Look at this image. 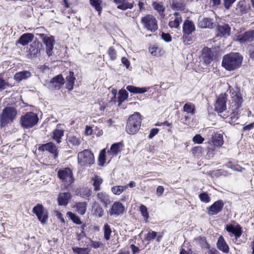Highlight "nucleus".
<instances>
[{
  "label": "nucleus",
  "instance_id": "obj_1",
  "mask_svg": "<svg viewBox=\"0 0 254 254\" xmlns=\"http://www.w3.org/2000/svg\"><path fill=\"white\" fill-rule=\"evenodd\" d=\"M243 57L238 53H231L223 57L222 66L227 70H234L240 67Z\"/></svg>",
  "mask_w": 254,
  "mask_h": 254
},
{
  "label": "nucleus",
  "instance_id": "obj_2",
  "mask_svg": "<svg viewBox=\"0 0 254 254\" xmlns=\"http://www.w3.org/2000/svg\"><path fill=\"white\" fill-rule=\"evenodd\" d=\"M17 115V111L14 107H4L0 114V127L2 128L8 124L12 123L16 119Z\"/></svg>",
  "mask_w": 254,
  "mask_h": 254
},
{
  "label": "nucleus",
  "instance_id": "obj_3",
  "mask_svg": "<svg viewBox=\"0 0 254 254\" xmlns=\"http://www.w3.org/2000/svg\"><path fill=\"white\" fill-rule=\"evenodd\" d=\"M141 119L139 113H135L128 119L126 127V132L129 134H134L140 128Z\"/></svg>",
  "mask_w": 254,
  "mask_h": 254
},
{
  "label": "nucleus",
  "instance_id": "obj_4",
  "mask_svg": "<svg viewBox=\"0 0 254 254\" xmlns=\"http://www.w3.org/2000/svg\"><path fill=\"white\" fill-rule=\"evenodd\" d=\"M209 133L212 134L211 142L207 143V154L209 157H212L214 154L215 146H220L223 144V135L222 133L215 132L214 129L209 130Z\"/></svg>",
  "mask_w": 254,
  "mask_h": 254
},
{
  "label": "nucleus",
  "instance_id": "obj_5",
  "mask_svg": "<svg viewBox=\"0 0 254 254\" xmlns=\"http://www.w3.org/2000/svg\"><path fill=\"white\" fill-rule=\"evenodd\" d=\"M39 122V118L37 114L32 112H27L21 116L20 123L21 127L29 129L35 126Z\"/></svg>",
  "mask_w": 254,
  "mask_h": 254
},
{
  "label": "nucleus",
  "instance_id": "obj_6",
  "mask_svg": "<svg viewBox=\"0 0 254 254\" xmlns=\"http://www.w3.org/2000/svg\"><path fill=\"white\" fill-rule=\"evenodd\" d=\"M78 163L82 166H90L94 163V156L90 150L85 149L78 153Z\"/></svg>",
  "mask_w": 254,
  "mask_h": 254
},
{
  "label": "nucleus",
  "instance_id": "obj_7",
  "mask_svg": "<svg viewBox=\"0 0 254 254\" xmlns=\"http://www.w3.org/2000/svg\"><path fill=\"white\" fill-rule=\"evenodd\" d=\"M58 176L66 187L70 186L74 181L72 171L69 168L59 170L58 172Z\"/></svg>",
  "mask_w": 254,
  "mask_h": 254
},
{
  "label": "nucleus",
  "instance_id": "obj_8",
  "mask_svg": "<svg viewBox=\"0 0 254 254\" xmlns=\"http://www.w3.org/2000/svg\"><path fill=\"white\" fill-rule=\"evenodd\" d=\"M141 23L144 28L151 32H154L158 29L157 20L152 15L149 14L142 17Z\"/></svg>",
  "mask_w": 254,
  "mask_h": 254
},
{
  "label": "nucleus",
  "instance_id": "obj_9",
  "mask_svg": "<svg viewBox=\"0 0 254 254\" xmlns=\"http://www.w3.org/2000/svg\"><path fill=\"white\" fill-rule=\"evenodd\" d=\"M32 212L37 217L43 224L47 223L48 219V212L41 204H37L32 209Z\"/></svg>",
  "mask_w": 254,
  "mask_h": 254
},
{
  "label": "nucleus",
  "instance_id": "obj_10",
  "mask_svg": "<svg viewBox=\"0 0 254 254\" xmlns=\"http://www.w3.org/2000/svg\"><path fill=\"white\" fill-rule=\"evenodd\" d=\"M195 26L193 23L189 20H186L183 24V31L184 33L182 37L183 42L185 45H189V41H190L188 38V36L195 30Z\"/></svg>",
  "mask_w": 254,
  "mask_h": 254
},
{
  "label": "nucleus",
  "instance_id": "obj_11",
  "mask_svg": "<svg viewBox=\"0 0 254 254\" xmlns=\"http://www.w3.org/2000/svg\"><path fill=\"white\" fill-rule=\"evenodd\" d=\"M38 35V34H37ZM38 35L43 40L46 46V53L49 57L52 56L55 42L53 36L47 37L44 34H39Z\"/></svg>",
  "mask_w": 254,
  "mask_h": 254
},
{
  "label": "nucleus",
  "instance_id": "obj_12",
  "mask_svg": "<svg viewBox=\"0 0 254 254\" xmlns=\"http://www.w3.org/2000/svg\"><path fill=\"white\" fill-rule=\"evenodd\" d=\"M125 207L123 204L119 201H115L112 205L108 214L110 216H118L124 214Z\"/></svg>",
  "mask_w": 254,
  "mask_h": 254
},
{
  "label": "nucleus",
  "instance_id": "obj_13",
  "mask_svg": "<svg viewBox=\"0 0 254 254\" xmlns=\"http://www.w3.org/2000/svg\"><path fill=\"white\" fill-rule=\"evenodd\" d=\"M225 229L230 233V236H232V235L235 236V243L236 242L242 234V227L239 224L236 225L228 224L226 226Z\"/></svg>",
  "mask_w": 254,
  "mask_h": 254
},
{
  "label": "nucleus",
  "instance_id": "obj_14",
  "mask_svg": "<svg viewBox=\"0 0 254 254\" xmlns=\"http://www.w3.org/2000/svg\"><path fill=\"white\" fill-rule=\"evenodd\" d=\"M65 81L62 74L53 77L50 81L49 86L53 90H59L64 84Z\"/></svg>",
  "mask_w": 254,
  "mask_h": 254
},
{
  "label": "nucleus",
  "instance_id": "obj_15",
  "mask_svg": "<svg viewBox=\"0 0 254 254\" xmlns=\"http://www.w3.org/2000/svg\"><path fill=\"white\" fill-rule=\"evenodd\" d=\"M42 44L39 41H35L31 44L28 51L30 57L31 58L37 57L38 54L42 49Z\"/></svg>",
  "mask_w": 254,
  "mask_h": 254
},
{
  "label": "nucleus",
  "instance_id": "obj_16",
  "mask_svg": "<svg viewBox=\"0 0 254 254\" xmlns=\"http://www.w3.org/2000/svg\"><path fill=\"white\" fill-rule=\"evenodd\" d=\"M254 40V30H250L239 35L237 39L240 43L250 42Z\"/></svg>",
  "mask_w": 254,
  "mask_h": 254
},
{
  "label": "nucleus",
  "instance_id": "obj_17",
  "mask_svg": "<svg viewBox=\"0 0 254 254\" xmlns=\"http://www.w3.org/2000/svg\"><path fill=\"white\" fill-rule=\"evenodd\" d=\"M226 98L225 95H220L215 104V110L218 112L221 113L226 109Z\"/></svg>",
  "mask_w": 254,
  "mask_h": 254
},
{
  "label": "nucleus",
  "instance_id": "obj_18",
  "mask_svg": "<svg viewBox=\"0 0 254 254\" xmlns=\"http://www.w3.org/2000/svg\"><path fill=\"white\" fill-rule=\"evenodd\" d=\"M222 200H219L215 202L208 209V214L211 215H216L220 212L223 207Z\"/></svg>",
  "mask_w": 254,
  "mask_h": 254
},
{
  "label": "nucleus",
  "instance_id": "obj_19",
  "mask_svg": "<svg viewBox=\"0 0 254 254\" xmlns=\"http://www.w3.org/2000/svg\"><path fill=\"white\" fill-rule=\"evenodd\" d=\"M71 197L69 192H60L58 197V204L61 206H66L68 204Z\"/></svg>",
  "mask_w": 254,
  "mask_h": 254
},
{
  "label": "nucleus",
  "instance_id": "obj_20",
  "mask_svg": "<svg viewBox=\"0 0 254 254\" xmlns=\"http://www.w3.org/2000/svg\"><path fill=\"white\" fill-rule=\"evenodd\" d=\"M216 246L218 250L224 253L228 254L229 252V247L222 236L218 238Z\"/></svg>",
  "mask_w": 254,
  "mask_h": 254
},
{
  "label": "nucleus",
  "instance_id": "obj_21",
  "mask_svg": "<svg viewBox=\"0 0 254 254\" xmlns=\"http://www.w3.org/2000/svg\"><path fill=\"white\" fill-rule=\"evenodd\" d=\"M34 37V34L32 33H24L20 37L16 43L22 46H26L33 41Z\"/></svg>",
  "mask_w": 254,
  "mask_h": 254
},
{
  "label": "nucleus",
  "instance_id": "obj_22",
  "mask_svg": "<svg viewBox=\"0 0 254 254\" xmlns=\"http://www.w3.org/2000/svg\"><path fill=\"white\" fill-rule=\"evenodd\" d=\"M96 197L97 199L104 205L105 208H107L111 202L110 196L105 192L97 193Z\"/></svg>",
  "mask_w": 254,
  "mask_h": 254
},
{
  "label": "nucleus",
  "instance_id": "obj_23",
  "mask_svg": "<svg viewBox=\"0 0 254 254\" xmlns=\"http://www.w3.org/2000/svg\"><path fill=\"white\" fill-rule=\"evenodd\" d=\"M217 36L227 37L230 35L231 28L228 24L218 26L217 28Z\"/></svg>",
  "mask_w": 254,
  "mask_h": 254
},
{
  "label": "nucleus",
  "instance_id": "obj_24",
  "mask_svg": "<svg viewBox=\"0 0 254 254\" xmlns=\"http://www.w3.org/2000/svg\"><path fill=\"white\" fill-rule=\"evenodd\" d=\"M45 150L48 151L54 155V158H56L58 156V151L56 145L52 142H48L43 144V147Z\"/></svg>",
  "mask_w": 254,
  "mask_h": 254
},
{
  "label": "nucleus",
  "instance_id": "obj_25",
  "mask_svg": "<svg viewBox=\"0 0 254 254\" xmlns=\"http://www.w3.org/2000/svg\"><path fill=\"white\" fill-rule=\"evenodd\" d=\"M60 125H58L57 128L54 130L53 133V138L57 143L61 142V138L64 136V130L59 128Z\"/></svg>",
  "mask_w": 254,
  "mask_h": 254
},
{
  "label": "nucleus",
  "instance_id": "obj_26",
  "mask_svg": "<svg viewBox=\"0 0 254 254\" xmlns=\"http://www.w3.org/2000/svg\"><path fill=\"white\" fill-rule=\"evenodd\" d=\"M31 76V73L29 71L23 70L19 72L16 73L14 76V78L18 82L22 80L26 79Z\"/></svg>",
  "mask_w": 254,
  "mask_h": 254
},
{
  "label": "nucleus",
  "instance_id": "obj_27",
  "mask_svg": "<svg viewBox=\"0 0 254 254\" xmlns=\"http://www.w3.org/2000/svg\"><path fill=\"white\" fill-rule=\"evenodd\" d=\"M66 88L69 90H72L74 87L75 78L74 76V73L72 71H70L69 75L66 77Z\"/></svg>",
  "mask_w": 254,
  "mask_h": 254
},
{
  "label": "nucleus",
  "instance_id": "obj_28",
  "mask_svg": "<svg viewBox=\"0 0 254 254\" xmlns=\"http://www.w3.org/2000/svg\"><path fill=\"white\" fill-rule=\"evenodd\" d=\"M91 181L93 182L92 185L94 187V190L95 191H99L101 190L100 185L103 183V180L100 177L95 175L91 179Z\"/></svg>",
  "mask_w": 254,
  "mask_h": 254
},
{
  "label": "nucleus",
  "instance_id": "obj_29",
  "mask_svg": "<svg viewBox=\"0 0 254 254\" xmlns=\"http://www.w3.org/2000/svg\"><path fill=\"white\" fill-rule=\"evenodd\" d=\"M92 209L94 211V214L99 218L102 217L104 214L103 208L97 202H94L93 204Z\"/></svg>",
  "mask_w": 254,
  "mask_h": 254
},
{
  "label": "nucleus",
  "instance_id": "obj_30",
  "mask_svg": "<svg viewBox=\"0 0 254 254\" xmlns=\"http://www.w3.org/2000/svg\"><path fill=\"white\" fill-rule=\"evenodd\" d=\"M126 89L129 92L133 94L144 93L147 91L145 87H137L132 85L127 86Z\"/></svg>",
  "mask_w": 254,
  "mask_h": 254
},
{
  "label": "nucleus",
  "instance_id": "obj_31",
  "mask_svg": "<svg viewBox=\"0 0 254 254\" xmlns=\"http://www.w3.org/2000/svg\"><path fill=\"white\" fill-rule=\"evenodd\" d=\"M186 4L183 0H180L177 1H173L171 5V8L176 10H184L185 9Z\"/></svg>",
  "mask_w": 254,
  "mask_h": 254
},
{
  "label": "nucleus",
  "instance_id": "obj_32",
  "mask_svg": "<svg viewBox=\"0 0 254 254\" xmlns=\"http://www.w3.org/2000/svg\"><path fill=\"white\" fill-rule=\"evenodd\" d=\"M87 206V203L86 202H79L75 204L77 211L81 215L85 214Z\"/></svg>",
  "mask_w": 254,
  "mask_h": 254
},
{
  "label": "nucleus",
  "instance_id": "obj_33",
  "mask_svg": "<svg viewBox=\"0 0 254 254\" xmlns=\"http://www.w3.org/2000/svg\"><path fill=\"white\" fill-rule=\"evenodd\" d=\"M67 143L74 146H78L81 144L80 138L76 137L74 135H68L67 137Z\"/></svg>",
  "mask_w": 254,
  "mask_h": 254
},
{
  "label": "nucleus",
  "instance_id": "obj_34",
  "mask_svg": "<svg viewBox=\"0 0 254 254\" xmlns=\"http://www.w3.org/2000/svg\"><path fill=\"white\" fill-rule=\"evenodd\" d=\"M103 230L104 232V238L106 241H108L110 239L112 233V229L108 223L104 225Z\"/></svg>",
  "mask_w": 254,
  "mask_h": 254
},
{
  "label": "nucleus",
  "instance_id": "obj_35",
  "mask_svg": "<svg viewBox=\"0 0 254 254\" xmlns=\"http://www.w3.org/2000/svg\"><path fill=\"white\" fill-rule=\"evenodd\" d=\"M122 145V143H115L112 145L110 148V150L108 151V153L112 154L113 155H117L119 152H120V147Z\"/></svg>",
  "mask_w": 254,
  "mask_h": 254
},
{
  "label": "nucleus",
  "instance_id": "obj_36",
  "mask_svg": "<svg viewBox=\"0 0 254 254\" xmlns=\"http://www.w3.org/2000/svg\"><path fill=\"white\" fill-rule=\"evenodd\" d=\"M128 98V93L126 90L121 89L119 92L118 103L120 106Z\"/></svg>",
  "mask_w": 254,
  "mask_h": 254
},
{
  "label": "nucleus",
  "instance_id": "obj_37",
  "mask_svg": "<svg viewBox=\"0 0 254 254\" xmlns=\"http://www.w3.org/2000/svg\"><path fill=\"white\" fill-rule=\"evenodd\" d=\"M101 3V0H90V4L98 12L99 15H100L102 10Z\"/></svg>",
  "mask_w": 254,
  "mask_h": 254
},
{
  "label": "nucleus",
  "instance_id": "obj_38",
  "mask_svg": "<svg viewBox=\"0 0 254 254\" xmlns=\"http://www.w3.org/2000/svg\"><path fill=\"white\" fill-rule=\"evenodd\" d=\"M197 245L202 249H206V240L205 237L199 236L194 239Z\"/></svg>",
  "mask_w": 254,
  "mask_h": 254
},
{
  "label": "nucleus",
  "instance_id": "obj_39",
  "mask_svg": "<svg viewBox=\"0 0 254 254\" xmlns=\"http://www.w3.org/2000/svg\"><path fill=\"white\" fill-rule=\"evenodd\" d=\"M184 111L187 113L193 115L195 111L194 106L190 103H187L184 106Z\"/></svg>",
  "mask_w": 254,
  "mask_h": 254
},
{
  "label": "nucleus",
  "instance_id": "obj_40",
  "mask_svg": "<svg viewBox=\"0 0 254 254\" xmlns=\"http://www.w3.org/2000/svg\"><path fill=\"white\" fill-rule=\"evenodd\" d=\"M227 167L232 169V170L236 171L242 172L244 168L238 165L236 162L230 161L227 164Z\"/></svg>",
  "mask_w": 254,
  "mask_h": 254
},
{
  "label": "nucleus",
  "instance_id": "obj_41",
  "mask_svg": "<svg viewBox=\"0 0 254 254\" xmlns=\"http://www.w3.org/2000/svg\"><path fill=\"white\" fill-rule=\"evenodd\" d=\"M152 6L154 9L159 12H163L165 10V7L161 2H153Z\"/></svg>",
  "mask_w": 254,
  "mask_h": 254
},
{
  "label": "nucleus",
  "instance_id": "obj_42",
  "mask_svg": "<svg viewBox=\"0 0 254 254\" xmlns=\"http://www.w3.org/2000/svg\"><path fill=\"white\" fill-rule=\"evenodd\" d=\"M139 211L146 222H147L149 218V213L147 207L143 204H141L139 206Z\"/></svg>",
  "mask_w": 254,
  "mask_h": 254
},
{
  "label": "nucleus",
  "instance_id": "obj_43",
  "mask_svg": "<svg viewBox=\"0 0 254 254\" xmlns=\"http://www.w3.org/2000/svg\"><path fill=\"white\" fill-rule=\"evenodd\" d=\"M182 20V18H175L174 20L170 21L169 22V26L171 28H178Z\"/></svg>",
  "mask_w": 254,
  "mask_h": 254
},
{
  "label": "nucleus",
  "instance_id": "obj_44",
  "mask_svg": "<svg viewBox=\"0 0 254 254\" xmlns=\"http://www.w3.org/2000/svg\"><path fill=\"white\" fill-rule=\"evenodd\" d=\"M126 187L121 186H114L112 188V192L116 195H120L126 189Z\"/></svg>",
  "mask_w": 254,
  "mask_h": 254
},
{
  "label": "nucleus",
  "instance_id": "obj_45",
  "mask_svg": "<svg viewBox=\"0 0 254 254\" xmlns=\"http://www.w3.org/2000/svg\"><path fill=\"white\" fill-rule=\"evenodd\" d=\"M106 161V150L105 149L101 150L98 158L99 165L103 166Z\"/></svg>",
  "mask_w": 254,
  "mask_h": 254
},
{
  "label": "nucleus",
  "instance_id": "obj_46",
  "mask_svg": "<svg viewBox=\"0 0 254 254\" xmlns=\"http://www.w3.org/2000/svg\"><path fill=\"white\" fill-rule=\"evenodd\" d=\"M67 215L74 223L76 224H80L81 223V221H80L79 217L76 214L71 212H68L67 213Z\"/></svg>",
  "mask_w": 254,
  "mask_h": 254
},
{
  "label": "nucleus",
  "instance_id": "obj_47",
  "mask_svg": "<svg viewBox=\"0 0 254 254\" xmlns=\"http://www.w3.org/2000/svg\"><path fill=\"white\" fill-rule=\"evenodd\" d=\"M133 2H131V3L124 2V3L119 4L117 6V8L118 9H120L121 10H125L128 8L131 9L133 7Z\"/></svg>",
  "mask_w": 254,
  "mask_h": 254
},
{
  "label": "nucleus",
  "instance_id": "obj_48",
  "mask_svg": "<svg viewBox=\"0 0 254 254\" xmlns=\"http://www.w3.org/2000/svg\"><path fill=\"white\" fill-rule=\"evenodd\" d=\"M108 54L111 61H115L117 59V52L114 47H111L108 50Z\"/></svg>",
  "mask_w": 254,
  "mask_h": 254
},
{
  "label": "nucleus",
  "instance_id": "obj_49",
  "mask_svg": "<svg viewBox=\"0 0 254 254\" xmlns=\"http://www.w3.org/2000/svg\"><path fill=\"white\" fill-rule=\"evenodd\" d=\"M157 237V232L150 230L145 237V240L150 241L154 239Z\"/></svg>",
  "mask_w": 254,
  "mask_h": 254
},
{
  "label": "nucleus",
  "instance_id": "obj_50",
  "mask_svg": "<svg viewBox=\"0 0 254 254\" xmlns=\"http://www.w3.org/2000/svg\"><path fill=\"white\" fill-rule=\"evenodd\" d=\"M207 62L209 60H213V58H215V57L217 56V52L215 51L214 52L211 50V49L207 48Z\"/></svg>",
  "mask_w": 254,
  "mask_h": 254
},
{
  "label": "nucleus",
  "instance_id": "obj_51",
  "mask_svg": "<svg viewBox=\"0 0 254 254\" xmlns=\"http://www.w3.org/2000/svg\"><path fill=\"white\" fill-rule=\"evenodd\" d=\"M72 250L74 253L77 254H86L87 249L85 248H78V247H73Z\"/></svg>",
  "mask_w": 254,
  "mask_h": 254
},
{
  "label": "nucleus",
  "instance_id": "obj_52",
  "mask_svg": "<svg viewBox=\"0 0 254 254\" xmlns=\"http://www.w3.org/2000/svg\"><path fill=\"white\" fill-rule=\"evenodd\" d=\"M198 25L201 28H206V18L199 17L198 21Z\"/></svg>",
  "mask_w": 254,
  "mask_h": 254
},
{
  "label": "nucleus",
  "instance_id": "obj_53",
  "mask_svg": "<svg viewBox=\"0 0 254 254\" xmlns=\"http://www.w3.org/2000/svg\"><path fill=\"white\" fill-rule=\"evenodd\" d=\"M149 52L153 56H158L160 53V50L158 47H152L149 49Z\"/></svg>",
  "mask_w": 254,
  "mask_h": 254
},
{
  "label": "nucleus",
  "instance_id": "obj_54",
  "mask_svg": "<svg viewBox=\"0 0 254 254\" xmlns=\"http://www.w3.org/2000/svg\"><path fill=\"white\" fill-rule=\"evenodd\" d=\"M192 140L196 143L200 144L204 140V138H203L200 134H196L193 137Z\"/></svg>",
  "mask_w": 254,
  "mask_h": 254
},
{
  "label": "nucleus",
  "instance_id": "obj_55",
  "mask_svg": "<svg viewBox=\"0 0 254 254\" xmlns=\"http://www.w3.org/2000/svg\"><path fill=\"white\" fill-rule=\"evenodd\" d=\"M161 37L166 42H170L172 40V37L169 33H162Z\"/></svg>",
  "mask_w": 254,
  "mask_h": 254
},
{
  "label": "nucleus",
  "instance_id": "obj_56",
  "mask_svg": "<svg viewBox=\"0 0 254 254\" xmlns=\"http://www.w3.org/2000/svg\"><path fill=\"white\" fill-rule=\"evenodd\" d=\"M233 100L235 101V102L237 104V105H238V106H239L240 105H241L242 101H243V99L241 97V96L240 95H236V96H234L233 97Z\"/></svg>",
  "mask_w": 254,
  "mask_h": 254
},
{
  "label": "nucleus",
  "instance_id": "obj_57",
  "mask_svg": "<svg viewBox=\"0 0 254 254\" xmlns=\"http://www.w3.org/2000/svg\"><path fill=\"white\" fill-rule=\"evenodd\" d=\"M159 132V129L157 128H153L150 130L149 134L148 135V138L152 139L155 135H156Z\"/></svg>",
  "mask_w": 254,
  "mask_h": 254
},
{
  "label": "nucleus",
  "instance_id": "obj_58",
  "mask_svg": "<svg viewBox=\"0 0 254 254\" xmlns=\"http://www.w3.org/2000/svg\"><path fill=\"white\" fill-rule=\"evenodd\" d=\"M236 0H224L225 7L226 9H229Z\"/></svg>",
  "mask_w": 254,
  "mask_h": 254
},
{
  "label": "nucleus",
  "instance_id": "obj_59",
  "mask_svg": "<svg viewBox=\"0 0 254 254\" xmlns=\"http://www.w3.org/2000/svg\"><path fill=\"white\" fill-rule=\"evenodd\" d=\"M8 86V83L3 79L0 77V90H3Z\"/></svg>",
  "mask_w": 254,
  "mask_h": 254
},
{
  "label": "nucleus",
  "instance_id": "obj_60",
  "mask_svg": "<svg viewBox=\"0 0 254 254\" xmlns=\"http://www.w3.org/2000/svg\"><path fill=\"white\" fill-rule=\"evenodd\" d=\"M91 244L90 245L91 247L94 248V249H97L101 246V243L100 242L98 241H91Z\"/></svg>",
  "mask_w": 254,
  "mask_h": 254
},
{
  "label": "nucleus",
  "instance_id": "obj_61",
  "mask_svg": "<svg viewBox=\"0 0 254 254\" xmlns=\"http://www.w3.org/2000/svg\"><path fill=\"white\" fill-rule=\"evenodd\" d=\"M122 64L128 68L130 65L129 61L125 57H123L121 59Z\"/></svg>",
  "mask_w": 254,
  "mask_h": 254
},
{
  "label": "nucleus",
  "instance_id": "obj_62",
  "mask_svg": "<svg viewBox=\"0 0 254 254\" xmlns=\"http://www.w3.org/2000/svg\"><path fill=\"white\" fill-rule=\"evenodd\" d=\"M130 248L131 249L132 254H135L139 252V249L138 247L135 246L133 244H131L130 245Z\"/></svg>",
  "mask_w": 254,
  "mask_h": 254
},
{
  "label": "nucleus",
  "instance_id": "obj_63",
  "mask_svg": "<svg viewBox=\"0 0 254 254\" xmlns=\"http://www.w3.org/2000/svg\"><path fill=\"white\" fill-rule=\"evenodd\" d=\"M164 190V189L162 186H158L157 187V190H156V192H157V195L159 196H161L163 194Z\"/></svg>",
  "mask_w": 254,
  "mask_h": 254
},
{
  "label": "nucleus",
  "instance_id": "obj_64",
  "mask_svg": "<svg viewBox=\"0 0 254 254\" xmlns=\"http://www.w3.org/2000/svg\"><path fill=\"white\" fill-rule=\"evenodd\" d=\"M199 197L201 201L206 202V192H204L203 193H200L199 195Z\"/></svg>",
  "mask_w": 254,
  "mask_h": 254
}]
</instances>
